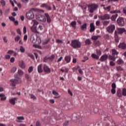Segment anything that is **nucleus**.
I'll use <instances>...</instances> for the list:
<instances>
[{"mask_svg": "<svg viewBox=\"0 0 126 126\" xmlns=\"http://www.w3.org/2000/svg\"><path fill=\"white\" fill-rule=\"evenodd\" d=\"M117 94L118 97H122V96H123V94H122V91H121V90L117 91Z\"/></svg>", "mask_w": 126, "mask_h": 126, "instance_id": "31", "label": "nucleus"}, {"mask_svg": "<svg viewBox=\"0 0 126 126\" xmlns=\"http://www.w3.org/2000/svg\"><path fill=\"white\" fill-rule=\"evenodd\" d=\"M48 5V4H47L46 3H43L40 6L41 7H43V8H46L47 7V6Z\"/></svg>", "mask_w": 126, "mask_h": 126, "instance_id": "50", "label": "nucleus"}, {"mask_svg": "<svg viewBox=\"0 0 126 126\" xmlns=\"http://www.w3.org/2000/svg\"><path fill=\"white\" fill-rule=\"evenodd\" d=\"M13 53H14V51H13V50H9L7 53L8 55H12Z\"/></svg>", "mask_w": 126, "mask_h": 126, "instance_id": "48", "label": "nucleus"}, {"mask_svg": "<svg viewBox=\"0 0 126 126\" xmlns=\"http://www.w3.org/2000/svg\"><path fill=\"white\" fill-rule=\"evenodd\" d=\"M116 70L117 71H123L124 70V69L121 66H116Z\"/></svg>", "mask_w": 126, "mask_h": 126, "instance_id": "29", "label": "nucleus"}, {"mask_svg": "<svg viewBox=\"0 0 126 126\" xmlns=\"http://www.w3.org/2000/svg\"><path fill=\"white\" fill-rule=\"evenodd\" d=\"M47 10H51L52 7L49 5H47L46 8H45Z\"/></svg>", "mask_w": 126, "mask_h": 126, "instance_id": "60", "label": "nucleus"}, {"mask_svg": "<svg viewBox=\"0 0 126 126\" xmlns=\"http://www.w3.org/2000/svg\"><path fill=\"white\" fill-rule=\"evenodd\" d=\"M86 26H87V24L85 23L81 26V29H82V30H86Z\"/></svg>", "mask_w": 126, "mask_h": 126, "instance_id": "30", "label": "nucleus"}, {"mask_svg": "<svg viewBox=\"0 0 126 126\" xmlns=\"http://www.w3.org/2000/svg\"><path fill=\"white\" fill-rule=\"evenodd\" d=\"M98 36H93L92 37V40H97V39H98Z\"/></svg>", "mask_w": 126, "mask_h": 126, "instance_id": "54", "label": "nucleus"}, {"mask_svg": "<svg viewBox=\"0 0 126 126\" xmlns=\"http://www.w3.org/2000/svg\"><path fill=\"white\" fill-rule=\"evenodd\" d=\"M117 87V86H116V84L115 83H112V89H116V88Z\"/></svg>", "mask_w": 126, "mask_h": 126, "instance_id": "56", "label": "nucleus"}, {"mask_svg": "<svg viewBox=\"0 0 126 126\" xmlns=\"http://www.w3.org/2000/svg\"><path fill=\"white\" fill-rule=\"evenodd\" d=\"M97 8H98V5L95 4H92L90 6V12H91V13H93L94 10H95V9H97Z\"/></svg>", "mask_w": 126, "mask_h": 126, "instance_id": "7", "label": "nucleus"}, {"mask_svg": "<svg viewBox=\"0 0 126 126\" xmlns=\"http://www.w3.org/2000/svg\"><path fill=\"white\" fill-rule=\"evenodd\" d=\"M123 12L124 14H126V7L123 8Z\"/></svg>", "mask_w": 126, "mask_h": 126, "instance_id": "64", "label": "nucleus"}, {"mask_svg": "<svg viewBox=\"0 0 126 126\" xmlns=\"http://www.w3.org/2000/svg\"><path fill=\"white\" fill-rule=\"evenodd\" d=\"M68 68L66 67H63L60 69V71L63 73L65 72V73H67L68 72Z\"/></svg>", "mask_w": 126, "mask_h": 126, "instance_id": "18", "label": "nucleus"}, {"mask_svg": "<svg viewBox=\"0 0 126 126\" xmlns=\"http://www.w3.org/2000/svg\"><path fill=\"white\" fill-rule=\"evenodd\" d=\"M126 31V30L124 28H118V34H123L124 32Z\"/></svg>", "mask_w": 126, "mask_h": 126, "instance_id": "21", "label": "nucleus"}, {"mask_svg": "<svg viewBox=\"0 0 126 126\" xmlns=\"http://www.w3.org/2000/svg\"><path fill=\"white\" fill-rule=\"evenodd\" d=\"M70 25L72 26V27H75V26L76 25V21H73L71 23Z\"/></svg>", "mask_w": 126, "mask_h": 126, "instance_id": "45", "label": "nucleus"}, {"mask_svg": "<svg viewBox=\"0 0 126 126\" xmlns=\"http://www.w3.org/2000/svg\"><path fill=\"white\" fill-rule=\"evenodd\" d=\"M110 13H111V14H114V13H121V10H115L113 11H111L110 12Z\"/></svg>", "mask_w": 126, "mask_h": 126, "instance_id": "26", "label": "nucleus"}, {"mask_svg": "<svg viewBox=\"0 0 126 126\" xmlns=\"http://www.w3.org/2000/svg\"><path fill=\"white\" fill-rule=\"evenodd\" d=\"M109 64L111 66H115V65H116V63L113 61H110Z\"/></svg>", "mask_w": 126, "mask_h": 126, "instance_id": "44", "label": "nucleus"}, {"mask_svg": "<svg viewBox=\"0 0 126 126\" xmlns=\"http://www.w3.org/2000/svg\"><path fill=\"white\" fill-rule=\"evenodd\" d=\"M96 54L97 56H101V55H102V52H101V50L99 49H96Z\"/></svg>", "mask_w": 126, "mask_h": 126, "instance_id": "42", "label": "nucleus"}, {"mask_svg": "<svg viewBox=\"0 0 126 126\" xmlns=\"http://www.w3.org/2000/svg\"><path fill=\"white\" fill-rule=\"evenodd\" d=\"M109 59L110 60V61H113V62L116 61V58L114 55H109Z\"/></svg>", "mask_w": 126, "mask_h": 126, "instance_id": "27", "label": "nucleus"}, {"mask_svg": "<svg viewBox=\"0 0 126 126\" xmlns=\"http://www.w3.org/2000/svg\"><path fill=\"white\" fill-rule=\"evenodd\" d=\"M42 66H43L42 64H40L39 65H38L37 66V71H38V73H42V72H43V68L42 67Z\"/></svg>", "mask_w": 126, "mask_h": 126, "instance_id": "14", "label": "nucleus"}, {"mask_svg": "<svg viewBox=\"0 0 126 126\" xmlns=\"http://www.w3.org/2000/svg\"><path fill=\"white\" fill-rule=\"evenodd\" d=\"M49 42H50V39H47V40H45L43 41V44L44 45H46L47 44H48V43H49Z\"/></svg>", "mask_w": 126, "mask_h": 126, "instance_id": "52", "label": "nucleus"}, {"mask_svg": "<svg viewBox=\"0 0 126 126\" xmlns=\"http://www.w3.org/2000/svg\"><path fill=\"white\" fill-rule=\"evenodd\" d=\"M19 40H20V36H17L15 38V41L16 42H18V41H19Z\"/></svg>", "mask_w": 126, "mask_h": 126, "instance_id": "49", "label": "nucleus"}, {"mask_svg": "<svg viewBox=\"0 0 126 126\" xmlns=\"http://www.w3.org/2000/svg\"><path fill=\"white\" fill-rule=\"evenodd\" d=\"M98 18L100 20H109L110 17L109 14H105L103 15L98 16Z\"/></svg>", "mask_w": 126, "mask_h": 126, "instance_id": "4", "label": "nucleus"}, {"mask_svg": "<svg viewBox=\"0 0 126 126\" xmlns=\"http://www.w3.org/2000/svg\"><path fill=\"white\" fill-rule=\"evenodd\" d=\"M9 19H10V20H11V21H13V22H14V21L15 20V18H14V17H9Z\"/></svg>", "mask_w": 126, "mask_h": 126, "instance_id": "53", "label": "nucleus"}, {"mask_svg": "<svg viewBox=\"0 0 126 126\" xmlns=\"http://www.w3.org/2000/svg\"><path fill=\"white\" fill-rule=\"evenodd\" d=\"M111 93L112 94H115V93H116V89H111Z\"/></svg>", "mask_w": 126, "mask_h": 126, "instance_id": "61", "label": "nucleus"}, {"mask_svg": "<svg viewBox=\"0 0 126 126\" xmlns=\"http://www.w3.org/2000/svg\"><path fill=\"white\" fill-rule=\"evenodd\" d=\"M122 95L123 96H126V89L124 88L122 89Z\"/></svg>", "mask_w": 126, "mask_h": 126, "instance_id": "40", "label": "nucleus"}, {"mask_svg": "<svg viewBox=\"0 0 126 126\" xmlns=\"http://www.w3.org/2000/svg\"><path fill=\"white\" fill-rule=\"evenodd\" d=\"M110 23V21H104L103 22L102 24L104 26H108Z\"/></svg>", "mask_w": 126, "mask_h": 126, "instance_id": "28", "label": "nucleus"}, {"mask_svg": "<svg viewBox=\"0 0 126 126\" xmlns=\"http://www.w3.org/2000/svg\"><path fill=\"white\" fill-rule=\"evenodd\" d=\"M90 32H94V31L95 30V26H94V24L93 23H91L90 24Z\"/></svg>", "mask_w": 126, "mask_h": 126, "instance_id": "22", "label": "nucleus"}, {"mask_svg": "<svg viewBox=\"0 0 126 126\" xmlns=\"http://www.w3.org/2000/svg\"><path fill=\"white\" fill-rule=\"evenodd\" d=\"M70 46L73 49H78L81 47V42L76 39L72 40Z\"/></svg>", "mask_w": 126, "mask_h": 126, "instance_id": "1", "label": "nucleus"}, {"mask_svg": "<svg viewBox=\"0 0 126 126\" xmlns=\"http://www.w3.org/2000/svg\"><path fill=\"white\" fill-rule=\"evenodd\" d=\"M9 13V8H7L5 11V14L7 15Z\"/></svg>", "mask_w": 126, "mask_h": 126, "instance_id": "59", "label": "nucleus"}, {"mask_svg": "<svg viewBox=\"0 0 126 126\" xmlns=\"http://www.w3.org/2000/svg\"><path fill=\"white\" fill-rule=\"evenodd\" d=\"M10 83L11 86L14 87L18 83V80L16 79H12L10 80Z\"/></svg>", "mask_w": 126, "mask_h": 126, "instance_id": "8", "label": "nucleus"}, {"mask_svg": "<svg viewBox=\"0 0 126 126\" xmlns=\"http://www.w3.org/2000/svg\"><path fill=\"white\" fill-rule=\"evenodd\" d=\"M114 34H115V41L117 43H119V37H118V32H117V31H115L114 32Z\"/></svg>", "mask_w": 126, "mask_h": 126, "instance_id": "23", "label": "nucleus"}, {"mask_svg": "<svg viewBox=\"0 0 126 126\" xmlns=\"http://www.w3.org/2000/svg\"><path fill=\"white\" fill-rule=\"evenodd\" d=\"M44 15L46 17L47 23H51L52 22V19H51V17L49 15V14L45 13Z\"/></svg>", "mask_w": 126, "mask_h": 126, "instance_id": "13", "label": "nucleus"}, {"mask_svg": "<svg viewBox=\"0 0 126 126\" xmlns=\"http://www.w3.org/2000/svg\"><path fill=\"white\" fill-rule=\"evenodd\" d=\"M43 70L46 73H51V68H49L46 64H44L43 66Z\"/></svg>", "mask_w": 126, "mask_h": 126, "instance_id": "9", "label": "nucleus"}, {"mask_svg": "<svg viewBox=\"0 0 126 126\" xmlns=\"http://www.w3.org/2000/svg\"><path fill=\"white\" fill-rule=\"evenodd\" d=\"M20 51L21 53H25V48L23 46H20Z\"/></svg>", "mask_w": 126, "mask_h": 126, "instance_id": "33", "label": "nucleus"}, {"mask_svg": "<svg viewBox=\"0 0 126 126\" xmlns=\"http://www.w3.org/2000/svg\"><path fill=\"white\" fill-rule=\"evenodd\" d=\"M85 44L86 45H91V41L90 40V39H87L86 40H85Z\"/></svg>", "mask_w": 126, "mask_h": 126, "instance_id": "32", "label": "nucleus"}, {"mask_svg": "<svg viewBox=\"0 0 126 126\" xmlns=\"http://www.w3.org/2000/svg\"><path fill=\"white\" fill-rule=\"evenodd\" d=\"M33 66H30L28 69L29 73H31L33 71Z\"/></svg>", "mask_w": 126, "mask_h": 126, "instance_id": "39", "label": "nucleus"}, {"mask_svg": "<svg viewBox=\"0 0 126 126\" xmlns=\"http://www.w3.org/2000/svg\"><path fill=\"white\" fill-rule=\"evenodd\" d=\"M32 21L33 22V24L32 25L33 26H36L39 24V23H38L35 20H32Z\"/></svg>", "mask_w": 126, "mask_h": 126, "instance_id": "41", "label": "nucleus"}, {"mask_svg": "<svg viewBox=\"0 0 126 126\" xmlns=\"http://www.w3.org/2000/svg\"><path fill=\"white\" fill-rule=\"evenodd\" d=\"M103 9H104V10H106V11H110V10H111V6H108L107 7H104Z\"/></svg>", "mask_w": 126, "mask_h": 126, "instance_id": "37", "label": "nucleus"}, {"mask_svg": "<svg viewBox=\"0 0 126 126\" xmlns=\"http://www.w3.org/2000/svg\"><path fill=\"white\" fill-rule=\"evenodd\" d=\"M115 25H111L107 27V31H108L109 33H112L114 32V31L115 30Z\"/></svg>", "mask_w": 126, "mask_h": 126, "instance_id": "6", "label": "nucleus"}, {"mask_svg": "<svg viewBox=\"0 0 126 126\" xmlns=\"http://www.w3.org/2000/svg\"><path fill=\"white\" fill-rule=\"evenodd\" d=\"M118 14L113 15L111 17V20H112V21H116V19H117V17H118Z\"/></svg>", "mask_w": 126, "mask_h": 126, "instance_id": "24", "label": "nucleus"}, {"mask_svg": "<svg viewBox=\"0 0 126 126\" xmlns=\"http://www.w3.org/2000/svg\"><path fill=\"white\" fill-rule=\"evenodd\" d=\"M112 56H114V55H119V52L117 51L115 49H112Z\"/></svg>", "mask_w": 126, "mask_h": 126, "instance_id": "34", "label": "nucleus"}, {"mask_svg": "<svg viewBox=\"0 0 126 126\" xmlns=\"http://www.w3.org/2000/svg\"><path fill=\"white\" fill-rule=\"evenodd\" d=\"M118 47H119L120 49H123V50H125V49H126V44L124 42L120 43L118 45Z\"/></svg>", "mask_w": 126, "mask_h": 126, "instance_id": "17", "label": "nucleus"}, {"mask_svg": "<svg viewBox=\"0 0 126 126\" xmlns=\"http://www.w3.org/2000/svg\"><path fill=\"white\" fill-rule=\"evenodd\" d=\"M117 23L119 26H124L125 25V21H124V18L120 17L117 19Z\"/></svg>", "mask_w": 126, "mask_h": 126, "instance_id": "5", "label": "nucleus"}, {"mask_svg": "<svg viewBox=\"0 0 126 126\" xmlns=\"http://www.w3.org/2000/svg\"><path fill=\"white\" fill-rule=\"evenodd\" d=\"M17 100H18V98L17 97H14L10 99L9 101L11 105H15L16 101H17Z\"/></svg>", "mask_w": 126, "mask_h": 126, "instance_id": "11", "label": "nucleus"}, {"mask_svg": "<svg viewBox=\"0 0 126 126\" xmlns=\"http://www.w3.org/2000/svg\"><path fill=\"white\" fill-rule=\"evenodd\" d=\"M1 3L2 6H4V5H5V1L4 0H1Z\"/></svg>", "mask_w": 126, "mask_h": 126, "instance_id": "58", "label": "nucleus"}, {"mask_svg": "<svg viewBox=\"0 0 126 126\" xmlns=\"http://www.w3.org/2000/svg\"><path fill=\"white\" fill-rule=\"evenodd\" d=\"M31 41L33 44L37 43L38 44H41L42 41H41V38L39 37H37L34 35H32L31 36Z\"/></svg>", "mask_w": 126, "mask_h": 126, "instance_id": "3", "label": "nucleus"}, {"mask_svg": "<svg viewBox=\"0 0 126 126\" xmlns=\"http://www.w3.org/2000/svg\"><path fill=\"white\" fill-rule=\"evenodd\" d=\"M42 29H43V25H40L37 28L38 32H39V31H42Z\"/></svg>", "mask_w": 126, "mask_h": 126, "instance_id": "38", "label": "nucleus"}, {"mask_svg": "<svg viewBox=\"0 0 126 126\" xmlns=\"http://www.w3.org/2000/svg\"><path fill=\"white\" fill-rule=\"evenodd\" d=\"M31 98L32 99V100H36V96L33 94H31Z\"/></svg>", "mask_w": 126, "mask_h": 126, "instance_id": "55", "label": "nucleus"}, {"mask_svg": "<svg viewBox=\"0 0 126 126\" xmlns=\"http://www.w3.org/2000/svg\"><path fill=\"white\" fill-rule=\"evenodd\" d=\"M37 20L39 21H42V22H46L47 19L44 17V16L39 15L37 18Z\"/></svg>", "mask_w": 126, "mask_h": 126, "instance_id": "10", "label": "nucleus"}, {"mask_svg": "<svg viewBox=\"0 0 126 126\" xmlns=\"http://www.w3.org/2000/svg\"><path fill=\"white\" fill-rule=\"evenodd\" d=\"M18 73L19 74V75H23V71L19 69L18 70Z\"/></svg>", "mask_w": 126, "mask_h": 126, "instance_id": "47", "label": "nucleus"}, {"mask_svg": "<svg viewBox=\"0 0 126 126\" xmlns=\"http://www.w3.org/2000/svg\"><path fill=\"white\" fill-rule=\"evenodd\" d=\"M109 57V56H108L107 55H102L100 58V61L101 62H105V61H106L108 58Z\"/></svg>", "mask_w": 126, "mask_h": 126, "instance_id": "15", "label": "nucleus"}, {"mask_svg": "<svg viewBox=\"0 0 126 126\" xmlns=\"http://www.w3.org/2000/svg\"><path fill=\"white\" fill-rule=\"evenodd\" d=\"M64 60L65 62H66V63H70V61H71V57H70V56H67L65 57Z\"/></svg>", "mask_w": 126, "mask_h": 126, "instance_id": "20", "label": "nucleus"}, {"mask_svg": "<svg viewBox=\"0 0 126 126\" xmlns=\"http://www.w3.org/2000/svg\"><path fill=\"white\" fill-rule=\"evenodd\" d=\"M118 64H122V63H124V61L122 59H119L117 62Z\"/></svg>", "mask_w": 126, "mask_h": 126, "instance_id": "35", "label": "nucleus"}, {"mask_svg": "<svg viewBox=\"0 0 126 126\" xmlns=\"http://www.w3.org/2000/svg\"><path fill=\"white\" fill-rule=\"evenodd\" d=\"M88 60H89V58L88 57H84V60H82V62L83 63H85V62H86V61H88Z\"/></svg>", "mask_w": 126, "mask_h": 126, "instance_id": "43", "label": "nucleus"}, {"mask_svg": "<svg viewBox=\"0 0 126 126\" xmlns=\"http://www.w3.org/2000/svg\"><path fill=\"white\" fill-rule=\"evenodd\" d=\"M16 69H17V68L15 67H14L12 68L11 70V72L12 73H14V72H15V71H16Z\"/></svg>", "mask_w": 126, "mask_h": 126, "instance_id": "46", "label": "nucleus"}, {"mask_svg": "<svg viewBox=\"0 0 126 126\" xmlns=\"http://www.w3.org/2000/svg\"><path fill=\"white\" fill-rule=\"evenodd\" d=\"M31 30L32 32H33V33H37V34L40 33V32L37 31V27L35 26L32 25V26L31 27Z\"/></svg>", "mask_w": 126, "mask_h": 126, "instance_id": "12", "label": "nucleus"}, {"mask_svg": "<svg viewBox=\"0 0 126 126\" xmlns=\"http://www.w3.org/2000/svg\"><path fill=\"white\" fill-rule=\"evenodd\" d=\"M91 57L94 60H99V56L95 54H92Z\"/></svg>", "mask_w": 126, "mask_h": 126, "instance_id": "25", "label": "nucleus"}, {"mask_svg": "<svg viewBox=\"0 0 126 126\" xmlns=\"http://www.w3.org/2000/svg\"><path fill=\"white\" fill-rule=\"evenodd\" d=\"M19 66L21 68L24 69L25 68V63L23 61H20L19 62Z\"/></svg>", "mask_w": 126, "mask_h": 126, "instance_id": "16", "label": "nucleus"}, {"mask_svg": "<svg viewBox=\"0 0 126 126\" xmlns=\"http://www.w3.org/2000/svg\"><path fill=\"white\" fill-rule=\"evenodd\" d=\"M52 94H53V95H54L55 96H58L59 95V94L58 93V92L55 91H53L52 92Z\"/></svg>", "mask_w": 126, "mask_h": 126, "instance_id": "51", "label": "nucleus"}, {"mask_svg": "<svg viewBox=\"0 0 126 126\" xmlns=\"http://www.w3.org/2000/svg\"><path fill=\"white\" fill-rule=\"evenodd\" d=\"M25 77L27 79V80H31V77L29 76L28 74H26L25 75Z\"/></svg>", "mask_w": 126, "mask_h": 126, "instance_id": "36", "label": "nucleus"}, {"mask_svg": "<svg viewBox=\"0 0 126 126\" xmlns=\"http://www.w3.org/2000/svg\"><path fill=\"white\" fill-rule=\"evenodd\" d=\"M33 10H34V9H31L26 13V18L29 20H32V19H34V17H35V14H34Z\"/></svg>", "mask_w": 126, "mask_h": 126, "instance_id": "2", "label": "nucleus"}, {"mask_svg": "<svg viewBox=\"0 0 126 126\" xmlns=\"http://www.w3.org/2000/svg\"><path fill=\"white\" fill-rule=\"evenodd\" d=\"M68 126V121H66L63 124V126Z\"/></svg>", "mask_w": 126, "mask_h": 126, "instance_id": "62", "label": "nucleus"}, {"mask_svg": "<svg viewBox=\"0 0 126 126\" xmlns=\"http://www.w3.org/2000/svg\"><path fill=\"white\" fill-rule=\"evenodd\" d=\"M36 126H41V123L39 121H37L36 123Z\"/></svg>", "mask_w": 126, "mask_h": 126, "instance_id": "63", "label": "nucleus"}, {"mask_svg": "<svg viewBox=\"0 0 126 126\" xmlns=\"http://www.w3.org/2000/svg\"><path fill=\"white\" fill-rule=\"evenodd\" d=\"M6 100V97L5 96L0 98V101H5Z\"/></svg>", "mask_w": 126, "mask_h": 126, "instance_id": "57", "label": "nucleus"}, {"mask_svg": "<svg viewBox=\"0 0 126 126\" xmlns=\"http://www.w3.org/2000/svg\"><path fill=\"white\" fill-rule=\"evenodd\" d=\"M22 121H24V118L22 116H19L17 117L16 122L17 123H22Z\"/></svg>", "mask_w": 126, "mask_h": 126, "instance_id": "19", "label": "nucleus"}]
</instances>
